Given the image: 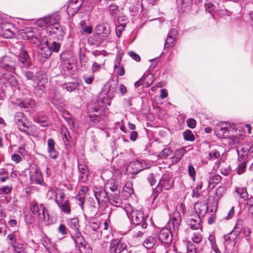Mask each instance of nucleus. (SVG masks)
<instances>
[{"label": "nucleus", "instance_id": "1", "mask_svg": "<svg viewBox=\"0 0 253 253\" xmlns=\"http://www.w3.org/2000/svg\"><path fill=\"white\" fill-rule=\"evenodd\" d=\"M96 213V209L91 207L90 211L87 212L86 214H84L87 221V223L84 228V232L89 235L96 233L98 238H99L102 232L100 230V222L97 219L93 218Z\"/></svg>", "mask_w": 253, "mask_h": 253}, {"label": "nucleus", "instance_id": "2", "mask_svg": "<svg viewBox=\"0 0 253 253\" xmlns=\"http://www.w3.org/2000/svg\"><path fill=\"white\" fill-rule=\"evenodd\" d=\"M111 32V29L108 23H103L97 25L95 28V33L91 38L95 42H92L91 44L102 43L108 38Z\"/></svg>", "mask_w": 253, "mask_h": 253}, {"label": "nucleus", "instance_id": "3", "mask_svg": "<svg viewBox=\"0 0 253 253\" xmlns=\"http://www.w3.org/2000/svg\"><path fill=\"white\" fill-rule=\"evenodd\" d=\"M123 209L126 211L128 217L131 219L133 224L136 225L141 224L143 229L146 228L147 224L145 221V218L142 211L137 210H134L129 204L126 205Z\"/></svg>", "mask_w": 253, "mask_h": 253}, {"label": "nucleus", "instance_id": "4", "mask_svg": "<svg viewBox=\"0 0 253 253\" xmlns=\"http://www.w3.org/2000/svg\"><path fill=\"white\" fill-rule=\"evenodd\" d=\"M174 184V179L172 175L170 173L164 174L159 180V182L153 191V199L155 200L158 196L159 193H161L164 189L165 190H169Z\"/></svg>", "mask_w": 253, "mask_h": 253}, {"label": "nucleus", "instance_id": "5", "mask_svg": "<svg viewBox=\"0 0 253 253\" xmlns=\"http://www.w3.org/2000/svg\"><path fill=\"white\" fill-rule=\"evenodd\" d=\"M14 121L18 128L21 131L28 134L26 128H28V121L26 116L22 112H17L14 118Z\"/></svg>", "mask_w": 253, "mask_h": 253}, {"label": "nucleus", "instance_id": "6", "mask_svg": "<svg viewBox=\"0 0 253 253\" xmlns=\"http://www.w3.org/2000/svg\"><path fill=\"white\" fill-rule=\"evenodd\" d=\"M181 222L180 213L177 210H174L172 215H170V219L168 226L170 229H173L174 232H178Z\"/></svg>", "mask_w": 253, "mask_h": 253}, {"label": "nucleus", "instance_id": "7", "mask_svg": "<svg viewBox=\"0 0 253 253\" xmlns=\"http://www.w3.org/2000/svg\"><path fill=\"white\" fill-rule=\"evenodd\" d=\"M88 111L89 113L88 117L94 123H98L103 119L104 110L103 108L89 106Z\"/></svg>", "mask_w": 253, "mask_h": 253}, {"label": "nucleus", "instance_id": "8", "mask_svg": "<svg viewBox=\"0 0 253 253\" xmlns=\"http://www.w3.org/2000/svg\"><path fill=\"white\" fill-rule=\"evenodd\" d=\"M30 177L31 181L33 183L37 184L40 185H44V182L43 179L42 175L40 169L35 166L30 172Z\"/></svg>", "mask_w": 253, "mask_h": 253}, {"label": "nucleus", "instance_id": "9", "mask_svg": "<svg viewBox=\"0 0 253 253\" xmlns=\"http://www.w3.org/2000/svg\"><path fill=\"white\" fill-rule=\"evenodd\" d=\"M74 241L76 246L81 253H89L90 248L82 236V234L71 238Z\"/></svg>", "mask_w": 253, "mask_h": 253}, {"label": "nucleus", "instance_id": "10", "mask_svg": "<svg viewBox=\"0 0 253 253\" xmlns=\"http://www.w3.org/2000/svg\"><path fill=\"white\" fill-rule=\"evenodd\" d=\"M20 52L17 56L19 63L22 64L21 67L28 68L31 65V61L29 55L26 50L23 49V46L19 44Z\"/></svg>", "mask_w": 253, "mask_h": 253}, {"label": "nucleus", "instance_id": "11", "mask_svg": "<svg viewBox=\"0 0 253 253\" xmlns=\"http://www.w3.org/2000/svg\"><path fill=\"white\" fill-rule=\"evenodd\" d=\"M93 193L98 204H100L101 203H106L109 200V195H108L109 194V192L106 191L102 188L94 187L93 188Z\"/></svg>", "mask_w": 253, "mask_h": 253}, {"label": "nucleus", "instance_id": "12", "mask_svg": "<svg viewBox=\"0 0 253 253\" xmlns=\"http://www.w3.org/2000/svg\"><path fill=\"white\" fill-rule=\"evenodd\" d=\"M149 167V165L147 164L145 161H142L141 162H134L131 163L127 167V171L133 174H136L142 169H147Z\"/></svg>", "mask_w": 253, "mask_h": 253}, {"label": "nucleus", "instance_id": "13", "mask_svg": "<svg viewBox=\"0 0 253 253\" xmlns=\"http://www.w3.org/2000/svg\"><path fill=\"white\" fill-rule=\"evenodd\" d=\"M16 66V61L8 56H3L0 62V66L9 72L14 71Z\"/></svg>", "mask_w": 253, "mask_h": 253}, {"label": "nucleus", "instance_id": "14", "mask_svg": "<svg viewBox=\"0 0 253 253\" xmlns=\"http://www.w3.org/2000/svg\"><path fill=\"white\" fill-rule=\"evenodd\" d=\"M194 210L196 213V215L204 217L208 210V202L207 200L196 202L194 205Z\"/></svg>", "mask_w": 253, "mask_h": 253}, {"label": "nucleus", "instance_id": "15", "mask_svg": "<svg viewBox=\"0 0 253 253\" xmlns=\"http://www.w3.org/2000/svg\"><path fill=\"white\" fill-rule=\"evenodd\" d=\"M68 225L71 230L70 232L71 238L81 234L79 230V219L77 217L71 219L68 222Z\"/></svg>", "mask_w": 253, "mask_h": 253}, {"label": "nucleus", "instance_id": "16", "mask_svg": "<svg viewBox=\"0 0 253 253\" xmlns=\"http://www.w3.org/2000/svg\"><path fill=\"white\" fill-rule=\"evenodd\" d=\"M159 240L163 243L168 244L171 243L172 236L170 229L163 228L158 235Z\"/></svg>", "mask_w": 253, "mask_h": 253}, {"label": "nucleus", "instance_id": "17", "mask_svg": "<svg viewBox=\"0 0 253 253\" xmlns=\"http://www.w3.org/2000/svg\"><path fill=\"white\" fill-rule=\"evenodd\" d=\"M60 17L57 14H51L49 16L44 17L39 22L42 23V26L48 27L57 24L60 21Z\"/></svg>", "mask_w": 253, "mask_h": 253}, {"label": "nucleus", "instance_id": "18", "mask_svg": "<svg viewBox=\"0 0 253 253\" xmlns=\"http://www.w3.org/2000/svg\"><path fill=\"white\" fill-rule=\"evenodd\" d=\"M201 216L196 214L190 215L187 218L188 225L193 230L201 229Z\"/></svg>", "mask_w": 253, "mask_h": 253}, {"label": "nucleus", "instance_id": "19", "mask_svg": "<svg viewBox=\"0 0 253 253\" xmlns=\"http://www.w3.org/2000/svg\"><path fill=\"white\" fill-rule=\"evenodd\" d=\"M126 247L125 243L114 240L112 242L110 247V253H121L126 249Z\"/></svg>", "mask_w": 253, "mask_h": 253}, {"label": "nucleus", "instance_id": "20", "mask_svg": "<svg viewBox=\"0 0 253 253\" xmlns=\"http://www.w3.org/2000/svg\"><path fill=\"white\" fill-rule=\"evenodd\" d=\"M109 200L110 203L116 207H121L123 204V200L120 197V191L116 193H109Z\"/></svg>", "mask_w": 253, "mask_h": 253}, {"label": "nucleus", "instance_id": "21", "mask_svg": "<svg viewBox=\"0 0 253 253\" xmlns=\"http://www.w3.org/2000/svg\"><path fill=\"white\" fill-rule=\"evenodd\" d=\"M78 170L80 173L79 180L82 182H85L88 179V171L84 164L78 163Z\"/></svg>", "mask_w": 253, "mask_h": 253}, {"label": "nucleus", "instance_id": "22", "mask_svg": "<svg viewBox=\"0 0 253 253\" xmlns=\"http://www.w3.org/2000/svg\"><path fill=\"white\" fill-rule=\"evenodd\" d=\"M176 34L177 31L175 29H172L171 31L168 34L167 38L165 43V48H169L173 45L176 40Z\"/></svg>", "mask_w": 253, "mask_h": 253}, {"label": "nucleus", "instance_id": "23", "mask_svg": "<svg viewBox=\"0 0 253 253\" xmlns=\"http://www.w3.org/2000/svg\"><path fill=\"white\" fill-rule=\"evenodd\" d=\"M49 48L47 41H46L45 43L40 44L39 46L40 50L39 53L43 58L47 59L50 56L52 52Z\"/></svg>", "mask_w": 253, "mask_h": 253}, {"label": "nucleus", "instance_id": "24", "mask_svg": "<svg viewBox=\"0 0 253 253\" xmlns=\"http://www.w3.org/2000/svg\"><path fill=\"white\" fill-rule=\"evenodd\" d=\"M48 148L47 151L50 158L55 159L58 155V152L55 149V142L52 139L47 140Z\"/></svg>", "mask_w": 253, "mask_h": 253}, {"label": "nucleus", "instance_id": "25", "mask_svg": "<svg viewBox=\"0 0 253 253\" xmlns=\"http://www.w3.org/2000/svg\"><path fill=\"white\" fill-rule=\"evenodd\" d=\"M105 187L106 191L109 193H116L120 191V189L118 187V185L116 184L114 179H111L109 180L105 184Z\"/></svg>", "mask_w": 253, "mask_h": 253}, {"label": "nucleus", "instance_id": "26", "mask_svg": "<svg viewBox=\"0 0 253 253\" xmlns=\"http://www.w3.org/2000/svg\"><path fill=\"white\" fill-rule=\"evenodd\" d=\"M241 151L242 154L241 156L239 155V158L248 159V154L253 152V146L249 144V143H245L241 148Z\"/></svg>", "mask_w": 253, "mask_h": 253}, {"label": "nucleus", "instance_id": "27", "mask_svg": "<svg viewBox=\"0 0 253 253\" xmlns=\"http://www.w3.org/2000/svg\"><path fill=\"white\" fill-rule=\"evenodd\" d=\"M243 221L242 220H238L233 230L230 232L233 238L235 239L239 235L243 228Z\"/></svg>", "mask_w": 253, "mask_h": 253}, {"label": "nucleus", "instance_id": "28", "mask_svg": "<svg viewBox=\"0 0 253 253\" xmlns=\"http://www.w3.org/2000/svg\"><path fill=\"white\" fill-rule=\"evenodd\" d=\"M62 212L65 214H70L71 213V204L69 200H65L64 202L57 205Z\"/></svg>", "mask_w": 253, "mask_h": 253}, {"label": "nucleus", "instance_id": "29", "mask_svg": "<svg viewBox=\"0 0 253 253\" xmlns=\"http://www.w3.org/2000/svg\"><path fill=\"white\" fill-rule=\"evenodd\" d=\"M81 85L80 83L76 80L73 82L66 83L63 84V87L66 89L69 92L75 91L79 86Z\"/></svg>", "mask_w": 253, "mask_h": 253}, {"label": "nucleus", "instance_id": "30", "mask_svg": "<svg viewBox=\"0 0 253 253\" xmlns=\"http://www.w3.org/2000/svg\"><path fill=\"white\" fill-rule=\"evenodd\" d=\"M239 162V165L237 168V172L239 174H242L245 172L247 164L248 162V160L247 159H240L238 158Z\"/></svg>", "mask_w": 253, "mask_h": 253}, {"label": "nucleus", "instance_id": "31", "mask_svg": "<svg viewBox=\"0 0 253 253\" xmlns=\"http://www.w3.org/2000/svg\"><path fill=\"white\" fill-rule=\"evenodd\" d=\"M185 153L186 150L184 148L176 150L174 153V156L171 158L172 162L177 163L179 162Z\"/></svg>", "mask_w": 253, "mask_h": 253}, {"label": "nucleus", "instance_id": "32", "mask_svg": "<svg viewBox=\"0 0 253 253\" xmlns=\"http://www.w3.org/2000/svg\"><path fill=\"white\" fill-rule=\"evenodd\" d=\"M65 194L63 190L57 189L55 192V201L57 205L65 201Z\"/></svg>", "mask_w": 253, "mask_h": 253}, {"label": "nucleus", "instance_id": "33", "mask_svg": "<svg viewBox=\"0 0 253 253\" xmlns=\"http://www.w3.org/2000/svg\"><path fill=\"white\" fill-rule=\"evenodd\" d=\"M43 206L42 204H39L37 202H32L30 204V210L33 214L37 215L38 216Z\"/></svg>", "mask_w": 253, "mask_h": 253}, {"label": "nucleus", "instance_id": "34", "mask_svg": "<svg viewBox=\"0 0 253 253\" xmlns=\"http://www.w3.org/2000/svg\"><path fill=\"white\" fill-rule=\"evenodd\" d=\"M27 248V244L24 242H19L13 247L12 249L14 253H26V249Z\"/></svg>", "mask_w": 253, "mask_h": 253}, {"label": "nucleus", "instance_id": "35", "mask_svg": "<svg viewBox=\"0 0 253 253\" xmlns=\"http://www.w3.org/2000/svg\"><path fill=\"white\" fill-rule=\"evenodd\" d=\"M62 29L60 26L57 24H53L47 28V32L50 34H58L62 32Z\"/></svg>", "mask_w": 253, "mask_h": 253}, {"label": "nucleus", "instance_id": "36", "mask_svg": "<svg viewBox=\"0 0 253 253\" xmlns=\"http://www.w3.org/2000/svg\"><path fill=\"white\" fill-rule=\"evenodd\" d=\"M221 180V177L220 175L216 174L213 175H211L209 177V186H211L212 188H214L215 186V184L219 183Z\"/></svg>", "mask_w": 253, "mask_h": 253}, {"label": "nucleus", "instance_id": "37", "mask_svg": "<svg viewBox=\"0 0 253 253\" xmlns=\"http://www.w3.org/2000/svg\"><path fill=\"white\" fill-rule=\"evenodd\" d=\"M121 60H118V61L116 62L114 65V70L117 74L119 76H124L125 74V71L124 67L122 65H120Z\"/></svg>", "mask_w": 253, "mask_h": 253}, {"label": "nucleus", "instance_id": "38", "mask_svg": "<svg viewBox=\"0 0 253 253\" xmlns=\"http://www.w3.org/2000/svg\"><path fill=\"white\" fill-rule=\"evenodd\" d=\"M38 218L39 221L40 222L46 221L48 220L49 215L44 206L42 207L40 213H39Z\"/></svg>", "mask_w": 253, "mask_h": 253}, {"label": "nucleus", "instance_id": "39", "mask_svg": "<svg viewBox=\"0 0 253 253\" xmlns=\"http://www.w3.org/2000/svg\"><path fill=\"white\" fill-rule=\"evenodd\" d=\"M156 243V241L154 237L149 236L145 240L143 245L147 249H151L155 245Z\"/></svg>", "mask_w": 253, "mask_h": 253}, {"label": "nucleus", "instance_id": "40", "mask_svg": "<svg viewBox=\"0 0 253 253\" xmlns=\"http://www.w3.org/2000/svg\"><path fill=\"white\" fill-rule=\"evenodd\" d=\"M35 106V101L32 99L25 100L20 104V107L25 109L33 108Z\"/></svg>", "mask_w": 253, "mask_h": 253}, {"label": "nucleus", "instance_id": "41", "mask_svg": "<svg viewBox=\"0 0 253 253\" xmlns=\"http://www.w3.org/2000/svg\"><path fill=\"white\" fill-rule=\"evenodd\" d=\"M80 25L82 30L85 33L90 34L92 32V26H86V22L84 20H82L80 23Z\"/></svg>", "mask_w": 253, "mask_h": 253}, {"label": "nucleus", "instance_id": "42", "mask_svg": "<svg viewBox=\"0 0 253 253\" xmlns=\"http://www.w3.org/2000/svg\"><path fill=\"white\" fill-rule=\"evenodd\" d=\"M187 253H197V249L196 246L189 241L185 243Z\"/></svg>", "mask_w": 253, "mask_h": 253}, {"label": "nucleus", "instance_id": "43", "mask_svg": "<svg viewBox=\"0 0 253 253\" xmlns=\"http://www.w3.org/2000/svg\"><path fill=\"white\" fill-rule=\"evenodd\" d=\"M48 46L51 52H58L60 48L61 43L59 42L53 41L51 43H48Z\"/></svg>", "mask_w": 253, "mask_h": 253}, {"label": "nucleus", "instance_id": "44", "mask_svg": "<svg viewBox=\"0 0 253 253\" xmlns=\"http://www.w3.org/2000/svg\"><path fill=\"white\" fill-rule=\"evenodd\" d=\"M109 11L111 16L114 17H117L119 15V12L118 6L114 4L110 5L109 6Z\"/></svg>", "mask_w": 253, "mask_h": 253}, {"label": "nucleus", "instance_id": "45", "mask_svg": "<svg viewBox=\"0 0 253 253\" xmlns=\"http://www.w3.org/2000/svg\"><path fill=\"white\" fill-rule=\"evenodd\" d=\"M183 135L186 140L193 141L195 140L194 135L190 130L187 129L184 131Z\"/></svg>", "mask_w": 253, "mask_h": 253}, {"label": "nucleus", "instance_id": "46", "mask_svg": "<svg viewBox=\"0 0 253 253\" xmlns=\"http://www.w3.org/2000/svg\"><path fill=\"white\" fill-rule=\"evenodd\" d=\"M236 192L240 195L241 197L244 200H246L248 197V194L246 188H237Z\"/></svg>", "mask_w": 253, "mask_h": 253}, {"label": "nucleus", "instance_id": "47", "mask_svg": "<svg viewBox=\"0 0 253 253\" xmlns=\"http://www.w3.org/2000/svg\"><path fill=\"white\" fill-rule=\"evenodd\" d=\"M83 78L86 84H92L94 81V75L93 73H91L89 75L85 74L83 76Z\"/></svg>", "mask_w": 253, "mask_h": 253}, {"label": "nucleus", "instance_id": "48", "mask_svg": "<svg viewBox=\"0 0 253 253\" xmlns=\"http://www.w3.org/2000/svg\"><path fill=\"white\" fill-rule=\"evenodd\" d=\"M63 117L71 127H74V120L71 118V115L65 112L63 113Z\"/></svg>", "mask_w": 253, "mask_h": 253}, {"label": "nucleus", "instance_id": "49", "mask_svg": "<svg viewBox=\"0 0 253 253\" xmlns=\"http://www.w3.org/2000/svg\"><path fill=\"white\" fill-rule=\"evenodd\" d=\"M188 172L189 176L192 178L193 181H195L196 171L195 168L191 165L188 167Z\"/></svg>", "mask_w": 253, "mask_h": 253}, {"label": "nucleus", "instance_id": "50", "mask_svg": "<svg viewBox=\"0 0 253 253\" xmlns=\"http://www.w3.org/2000/svg\"><path fill=\"white\" fill-rule=\"evenodd\" d=\"M62 132L64 133L63 136V140L66 145H69V142L71 141V137L70 135L69 131L67 128H65V131L63 130Z\"/></svg>", "mask_w": 253, "mask_h": 253}, {"label": "nucleus", "instance_id": "51", "mask_svg": "<svg viewBox=\"0 0 253 253\" xmlns=\"http://www.w3.org/2000/svg\"><path fill=\"white\" fill-rule=\"evenodd\" d=\"M209 156L210 160H215L219 159L220 155L217 150H212L209 153Z\"/></svg>", "mask_w": 253, "mask_h": 253}, {"label": "nucleus", "instance_id": "52", "mask_svg": "<svg viewBox=\"0 0 253 253\" xmlns=\"http://www.w3.org/2000/svg\"><path fill=\"white\" fill-rule=\"evenodd\" d=\"M12 189V186H4L0 188V196L10 193Z\"/></svg>", "mask_w": 253, "mask_h": 253}, {"label": "nucleus", "instance_id": "53", "mask_svg": "<svg viewBox=\"0 0 253 253\" xmlns=\"http://www.w3.org/2000/svg\"><path fill=\"white\" fill-rule=\"evenodd\" d=\"M116 90L117 87L116 86H109L108 90L106 91V93L107 97L109 99H112L114 97V94L116 92Z\"/></svg>", "mask_w": 253, "mask_h": 253}, {"label": "nucleus", "instance_id": "54", "mask_svg": "<svg viewBox=\"0 0 253 253\" xmlns=\"http://www.w3.org/2000/svg\"><path fill=\"white\" fill-rule=\"evenodd\" d=\"M202 185H203L202 183L201 182H200V183H198L197 185L196 188L193 190L192 196L193 198H194V197L198 198V197L199 195V194L201 192V190L202 189Z\"/></svg>", "mask_w": 253, "mask_h": 253}, {"label": "nucleus", "instance_id": "55", "mask_svg": "<svg viewBox=\"0 0 253 253\" xmlns=\"http://www.w3.org/2000/svg\"><path fill=\"white\" fill-rule=\"evenodd\" d=\"M228 127L226 126H222L221 130L218 132V136L220 137H225L228 135Z\"/></svg>", "mask_w": 253, "mask_h": 253}, {"label": "nucleus", "instance_id": "56", "mask_svg": "<svg viewBox=\"0 0 253 253\" xmlns=\"http://www.w3.org/2000/svg\"><path fill=\"white\" fill-rule=\"evenodd\" d=\"M57 231L63 236L66 235L68 233V229L63 224H60L57 228Z\"/></svg>", "mask_w": 253, "mask_h": 253}, {"label": "nucleus", "instance_id": "57", "mask_svg": "<svg viewBox=\"0 0 253 253\" xmlns=\"http://www.w3.org/2000/svg\"><path fill=\"white\" fill-rule=\"evenodd\" d=\"M79 59L82 66L85 65L87 61L84 53L81 49L79 53Z\"/></svg>", "mask_w": 253, "mask_h": 253}, {"label": "nucleus", "instance_id": "58", "mask_svg": "<svg viewBox=\"0 0 253 253\" xmlns=\"http://www.w3.org/2000/svg\"><path fill=\"white\" fill-rule=\"evenodd\" d=\"M202 237L200 233H194L192 240L196 244L200 243L202 241Z\"/></svg>", "mask_w": 253, "mask_h": 253}, {"label": "nucleus", "instance_id": "59", "mask_svg": "<svg viewBox=\"0 0 253 253\" xmlns=\"http://www.w3.org/2000/svg\"><path fill=\"white\" fill-rule=\"evenodd\" d=\"M62 67L64 69L69 71L70 73H72L73 72V65L70 61L65 62V63H62Z\"/></svg>", "mask_w": 253, "mask_h": 253}, {"label": "nucleus", "instance_id": "60", "mask_svg": "<svg viewBox=\"0 0 253 253\" xmlns=\"http://www.w3.org/2000/svg\"><path fill=\"white\" fill-rule=\"evenodd\" d=\"M211 253H221L214 241H211Z\"/></svg>", "mask_w": 253, "mask_h": 253}, {"label": "nucleus", "instance_id": "61", "mask_svg": "<svg viewBox=\"0 0 253 253\" xmlns=\"http://www.w3.org/2000/svg\"><path fill=\"white\" fill-rule=\"evenodd\" d=\"M125 27L126 25L123 24H121L116 27V34L118 37H120L122 32L124 30Z\"/></svg>", "mask_w": 253, "mask_h": 253}, {"label": "nucleus", "instance_id": "62", "mask_svg": "<svg viewBox=\"0 0 253 253\" xmlns=\"http://www.w3.org/2000/svg\"><path fill=\"white\" fill-rule=\"evenodd\" d=\"M227 125L226 123L224 122H220L218 123L214 127V132L218 136V132L221 130L222 126Z\"/></svg>", "mask_w": 253, "mask_h": 253}, {"label": "nucleus", "instance_id": "63", "mask_svg": "<svg viewBox=\"0 0 253 253\" xmlns=\"http://www.w3.org/2000/svg\"><path fill=\"white\" fill-rule=\"evenodd\" d=\"M172 152L171 150L169 148H166L164 149L161 152V155L164 158L167 157Z\"/></svg>", "mask_w": 253, "mask_h": 253}, {"label": "nucleus", "instance_id": "64", "mask_svg": "<svg viewBox=\"0 0 253 253\" xmlns=\"http://www.w3.org/2000/svg\"><path fill=\"white\" fill-rule=\"evenodd\" d=\"M128 55L130 57H131L133 60H135L137 62H139L140 61V57L138 54L135 53L134 51H131L128 52Z\"/></svg>", "mask_w": 253, "mask_h": 253}]
</instances>
